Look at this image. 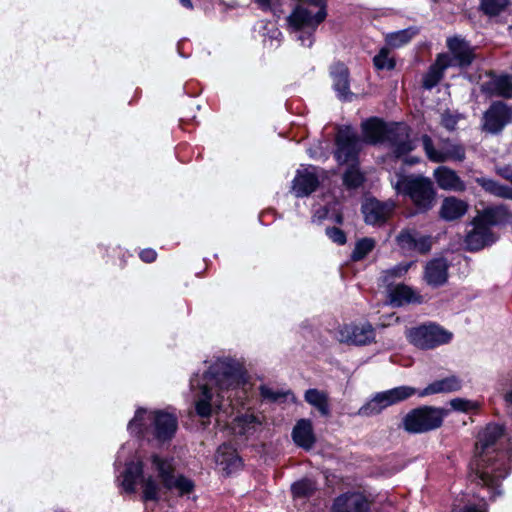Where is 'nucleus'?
Segmentation results:
<instances>
[{"label":"nucleus","mask_w":512,"mask_h":512,"mask_svg":"<svg viewBox=\"0 0 512 512\" xmlns=\"http://www.w3.org/2000/svg\"><path fill=\"white\" fill-rule=\"evenodd\" d=\"M138 479L141 481L145 501H158L163 493L172 489L181 495L191 493L194 489L193 481L178 474L171 459L157 454H152L145 462L128 463L122 487L126 492H134Z\"/></svg>","instance_id":"obj_1"},{"label":"nucleus","mask_w":512,"mask_h":512,"mask_svg":"<svg viewBox=\"0 0 512 512\" xmlns=\"http://www.w3.org/2000/svg\"><path fill=\"white\" fill-rule=\"evenodd\" d=\"M204 380L205 383L197 384L195 408L199 416L208 417L212 407H219L221 399H229V392L240 385L241 370L229 362L218 361L204 375Z\"/></svg>","instance_id":"obj_2"},{"label":"nucleus","mask_w":512,"mask_h":512,"mask_svg":"<svg viewBox=\"0 0 512 512\" xmlns=\"http://www.w3.org/2000/svg\"><path fill=\"white\" fill-rule=\"evenodd\" d=\"M503 435V427L496 424H489L478 435L476 443L477 460L475 462L473 481L477 484L496 488L499 486V479L503 474H496L491 468L490 459L487 458L488 450Z\"/></svg>","instance_id":"obj_3"},{"label":"nucleus","mask_w":512,"mask_h":512,"mask_svg":"<svg viewBox=\"0 0 512 512\" xmlns=\"http://www.w3.org/2000/svg\"><path fill=\"white\" fill-rule=\"evenodd\" d=\"M365 139L370 143L387 140L396 157H403L414 149L409 139V129L405 125L394 124L390 127L379 119H371L363 124Z\"/></svg>","instance_id":"obj_4"},{"label":"nucleus","mask_w":512,"mask_h":512,"mask_svg":"<svg viewBox=\"0 0 512 512\" xmlns=\"http://www.w3.org/2000/svg\"><path fill=\"white\" fill-rule=\"evenodd\" d=\"M148 422L154 427V435L159 441L170 440L177 430L176 417L165 411L147 412L139 409L134 418L129 422L128 429L131 433L141 435L147 428Z\"/></svg>","instance_id":"obj_5"},{"label":"nucleus","mask_w":512,"mask_h":512,"mask_svg":"<svg viewBox=\"0 0 512 512\" xmlns=\"http://www.w3.org/2000/svg\"><path fill=\"white\" fill-rule=\"evenodd\" d=\"M399 194L408 196L421 210H428L435 204V190L431 179L419 174L401 176L394 185Z\"/></svg>","instance_id":"obj_6"},{"label":"nucleus","mask_w":512,"mask_h":512,"mask_svg":"<svg viewBox=\"0 0 512 512\" xmlns=\"http://www.w3.org/2000/svg\"><path fill=\"white\" fill-rule=\"evenodd\" d=\"M445 415V409L423 406L408 412L403 417L402 425L408 433H424L438 428Z\"/></svg>","instance_id":"obj_7"},{"label":"nucleus","mask_w":512,"mask_h":512,"mask_svg":"<svg viewBox=\"0 0 512 512\" xmlns=\"http://www.w3.org/2000/svg\"><path fill=\"white\" fill-rule=\"evenodd\" d=\"M326 17L324 0H300L288 17L289 25L295 30L315 29Z\"/></svg>","instance_id":"obj_8"},{"label":"nucleus","mask_w":512,"mask_h":512,"mask_svg":"<svg viewBox=\"0 0 512 512\" xmlns=\"http://www.w3.org/2000/svg\"><path fill=\"white\" fill-rule=\"evenodd\" d=\"M416 393V389L409 386H400L377 393L357 411L362 417H372L380 414L386 408L406 400Z\"/></svg>","instance_id":"obj_9"},{"label":"nucleus","mask_w":512,"mask_h":512,"mask_svg":"<svg viewBox=\"0 0 512 512\" xmlns=\"http://www.w3.org/2000/svg\"><path fill=\"white\" fill-rule=\"evenodd\" d=\"M407 337L410 343L420 349H432L446 342L447 332L439 325L429 323L410 329Z\"/></svg>","instance_id":"obj_10"},{"label":"nucleus","mask_w":512,"mask_h":512,"mask_svg":"<svg viewBox=\"0 0 512 512\" xmlns=\"http://www.w3.org/2000/svg\"><path fill=\"white\" fill-rule=\"evenodd\" d=\"M375 331L371 324H346L338 330V340L340 343L348 345H367L374 341Z\"/></svg>","instance_id":"obj_11"},{"label":"nucleus","mask_w":512,"mask_h":512,"mask_svg":"<svg viewBox=\"0 0 512 512\" xmlns=\"http://www.w3.org/2000/svg\"><path fill=\"white\" fill-rule=\"evenodd\" d=\"M330 512H371V501L360 491H348L334 498Z\"/></svg>","instance_id":"obj_12"},{"label":"nucleus","mask_w":512,"mask_h":512,"mask_svg":"<svg viewBox=\"0 0 512 512\" xmlns=\"http://www.w3.org/2000/svg\"><path fill=\"white\" fill-rule=\"evenodd\" d=\"M361 149V142L356 133L349 128L341 129L337 135L336 159L340 163L353 161Z\"/></svg>","instance_id":"obj_13"},{"label":"nucleus","mask_w":512,"mask_h":512,"mask_svg":"<svg viewBox=\"0 0 512 512\" xmlns=\"http://www.w3.org/2000/svg\"><path fill=\"white\" fill-rule=\"evenodd\" d=\"M320 183L316 168L308 167L297 170L291 191L296 197H305L314 192Z\"/></svg>","instance_id":"obj_14"},{"label":"nucleus","mask_w":512,"mask_h":512,"mask_svg":"<svg viewBox=\"0 0 512 512\" xmlns=\"http://www.w3.org/2000/svg\"><path fill=\"white\" fill-rule=\"evenodd\" d=\"M475 57L474 49L466 41L459 37L450 39V68L465 69Z\"/></svg>","instance_id":"obj_15"},{"label":"nucleus","mask_w":512,"mask_h":512,"mask_svg":"<svg viewBox=\"0 0 512 512\" xmlns=\"http://www.w3.org/2000/svg\"><path fill=\"white\" fill-rule=\"evenodd\" d=\"M484 129L491 133H497L508 123L509 109L503 102H495L484 116Z\"/></svg>","instance_id":"obj_16"},{"label":"nucleus","mask_w":512,"mask_h":512,"mask_svg":"<svg viewBox=\"0 0 512 512\" xmlns=\"http://www.w3.org/2000/svg\"><path fill=\"white\" fill-rule=\"evenodd\" d=\"M392 203H383L376 199H368L362 206L365 221L368 224L376 225L385 222L393 211Z\"/></svg>","instance_id":"obj_17"},{"label":"nucleus","mask_w":512,"mask_h":512,"mask_svg":"<svg viewBox=\"0 0 512 512\" xmlns=\"http://www.w3.org/2000/svg\"><path fill=\"white\" fill-rule=\"evenodd\" d=\"M398 245L404 250H415L420 253H426L431 248V238L427 236H420L414 230H403L397 237Z\"/></svg>","instance_id":"obj_18"},{"label":"nucleus","mask_w":512,"mask_h":512,"mask_svg":"<svg viewBox=\"0 0 512 512\" xmlns=\"http://www.w3.org/2000/svg\"><path fill=\"white\" fill-rule=\"evenodd\" d=\"M292 438L297 446L310 450L316 441L311 421L300 419L293 428Z\"/></svg>","instance_id":"obj_19"},{"label":"nucleus","mask_w":512,"mask_h":512,"mask_svg":"<svg viewBox=\"0 0 512 512\" xmlns=\"http://www.w3.org/2000/svg\"><path fill=\"white\" fill-rule=\"evenodd\" d=\"M448 264L446 259H434L430 261L425 268V280L434 287L440 286L446 282Z\"/></svg>","instance_id":"obj_20"},{"label":"nucleus","mask_w":512,"mask_h":512,"mask_svg":"<svg viewBox=\"0 0 512 512\" xmlns=\"http://www.w3.org/2000/svg\"><path fill=\"white\" fill-rule=\"evenodd\" d=\"M494 241L495 235L490 229L474 225V229L466 236L465 244L468 250L478 251Z\"/></svg>","instance_id":"obj_21"},{"label":"nucleus","mask_w":512,"mask_h":512,"mask_svg":"<svg viewBox=\"0 0 512 512\" xmlns=\"http://www.w3.org/2000/svg\"><path fill=\"white\" fill-rule=\"evenodd\" d=\"M508 216L504 206H495L484 209L473 219V225H479L482 228L490 229V226L497 225Z\"/></svg>","instance_id":"obj_22"},{"label":"nucleus","mask_w":512,"mask_h":512,"mask_svg":"<svg viewBox=\"0 0 512 512\" xmlns=\"http://www.w3.org/2000/svg\"><path fill=\"white\" fill-rule=\"evenodd\" d=\"M216 462L226 474H230L241 467V459L237 455L236 450L226 444L218 448Z\"/></svg>","instance_id":"obj_23"},{"label":"nucleus","mask_w":512,"mask_h":512,"mask_svg":"<svg viewBox=\"0 0 512 512\" xmlns=\"http://www.w3.org/2000/svg\"><path fill=\"white\" fill-rule=\"evenodd\" d=\"M332 76L334 88L338 92L339 98L348 100L351 97L349 91L348 69L343 64H337L333 67Z\"/></svg>","instance_id":"obj_24"},{"label":"nucleus","mask_w":512,"mask_h":512,"mask_svg":"<svg viewBox=\"0 0 512 512\" xmlns=\"http://www.w3.org/2000/svg\"><path fill=\"white\" fill-rule=\"evenodd\" d=\"M448 66V57L446 55H440L433 64L429 71L423 78V87L426 89L433 88L444 76V71Z\"/></svg>","instance_id":"obj_25"},{"label":"nucleus","mask_w":512,"mask_h":512,"mask_svg":"<svg viewBox=\"0 0 512 512\" xmlns=\"http://www.w3.org/2000/svg\"><path fill=\"white\" fill-rule=\"evenodd\" d=\"M304 398L306 402L315 407L321 415H329V398L325 391L318 389H308L305 392Z\"/></svg>","instance_id":"obj_26"},{"label":"nucleus","mask_w":512,"mask_h":512,"mask_svg":"<svg viewBox=\"0 0 512 512\" xmlns=\"http://www.w3.org/2000/svg\"><path fill=\"white\" fill-rule=\"evenodd\" d=\"M391 301L402 305L404 303H421L422 297L416 293L411 287L404 284L397 285L391 291Z\"/></svg>","instance_id":"obj_27"},{"label":"nucleus","mask_w":512,"mask_h":512,"mask_svg":"<svg viewBox=\"0 0 512 512\" xmlns=\"http://www.w3.org/2000/svg\"><path fill=\"white\" fill-rule=\"evenodd\" d=\"M476 182L488 193L497 197L512 199V189L500 185L494 180L477 178Z\"/></svg>","instance_id":"obj_28"},{"label":"nucleus","mask_w":512,"mask_h":512,"mask_svg":"<svg viewBox=\"0 0 512 512\" xmlns=\"http://www.w3.org/2000/svg\"><path fill=\"white\" fill-rule=\"evenodd\" d=\"M422 145L428 159L435 163L445 162L447 157V151L444 148H436L433 144L432 139L424 135L422 136Z\"/></svg>","instance_id":"obj_29"},{"label":"nucleus","mask_w":512,"mask_h":512,"mask_svg":"<svg viewBox=\"0 0 512 512\" xmlns=\"http://www.w3.org/2000/svg\"><path fill=\"white\" fill-rule=\"evenodd\" d=\"M492 88L490 94H495L504 98L512 97V79L510 76H500L491 82Z\"/></svg>","instance_id":"obj_30"},{"label":"nucleus","mask_w":512,"mask_h":512,"mask_svg":"<svg viewBox=\"0 0 512 512\" xmlns=\"http://www.w3.org/2000/svg\"><path fill=\"white\" fill-rule=\"evenodd\" d=\"M375 247V240L372 238H363L359 240L355 249L352 253V259L355 261H359L366 257Z\"/></svg>","instance_id":"obj_31"},{"label":"nucleus","mask_w":512,"mask_h":512,"mask_svg":"<svg viewBox=\"0 0 512 512\" xmlns=\"http://www.w3.org/2000/svg\"><path fill=\"white\" fill-rule=\"evenodd\" d=\"M373 63L378 70H392L395 67V59L390 56V50L385 47L373 58Z\"/></svg>","instance_id":"obj_32"},{"label":"nucleus","mask_w":512,"mask_h":512,"mask_svg":"<svg viewBox=\"0 0 512 512\" xmlns=\"http://www.w3.org/2000/svg\"><path fill=\"white\" fill-rule=\"evenodd\" d=\"M317 489L315 482L310 479H303L292 486V491L294 496L297 497H307L314 493Z\"/></svg>","instance_id":"obj_33"},{"label":"nucleus","mask_w":512,"mask_h":512,"mask_svg":"<svg viewBox=\"0 0 512 512\" xmlns=\"http://www.w3.org/2000/svg\"><path fill=\"white\" fill-rule=\"evenodd\" d=\"M508 5V0H482L481 9L490 16L498 15Z\"/></svg>","instance_id":"obj_34"},{"label":"nucleus","mask_w":512,"mask_h":512,"mask_svg":"<svg viewBox=\"0 0 512 512\" xmlns=\"http://www.w3.org/2000/svg\"><path fill=\"white\" fill-rule=\"evenodd\" d=\"M363 179V175L360 171L352 166L345 172L343 176V183L347 188H357L362 184Z\"/></svg>","instance_id":"obj_35"},{"label":"nucleus","mask_w":512,"mask_h":512,"mask_svg":"<svg viewBox=\"0 0 512 512\" xmlns=\"http://www.w3.org/2000/svg\"><path fill=\"white\" fill-rule=\"evenodd\" d=\"M468 210V203L450 196V220L462 217Z\"/></svg>","instance_id":"obj_36"},{"label":"nucleus","mask_w":512,"mask_h":512,"mask_svg":"<svg viewBox=\"0 0 512 512\" xmlns=\"http://www.w3.org/2000/svg\"><path fill=\"white\" fill-rule=\"evenodd\" d=\"M448 389V381L447 379H441L434 381L429 384L426 388L421 390L418 395L420 397H425L433 394L444 393Z\"/></svg>","instance_id":"obj_37"},{"label":"nucleus","mask_w":512,"mask_h":512,"mask_svg":"<svg viewBox=\"0 0 512 512\" xmlns=\"http://www.w3.org/2000/svg\"><path fill=\"white\" fill-rule=\"evenodd\" d=\"M413 35L414 33L410 30L399 31L389 35L387 42L391 46L398 47L409 42Z\"/></svg>","instance_id":"obj_38"},{"label":"nucleus","mask_w":512,"mask_h":512,"mask_svg":"<svg viewBox=\"0 0 512 512\" xmlns=\"http://www.w3.org/2000/svg\"><path fill=\"white\" fill-rule=\"evenodd\" d=\"M450 407L455 411L467 412L471 409H476L477 404L461 398H455L450 400Z\"/></svg>","instance_id":"obj_39"},{"label":"nucleus","mask_w":512,"mask_h":512,"mask_svg":"<svg viewBox=\"0 0 512 512\" xmlns=\"http://www.w3.org/2000/svg\"><path fill=\"white\" fill-rule=\"evenodd\" d=\"M260 392H261V396L264 399H268L273 402L279 401L281 398L285 397L288 394V393H283V392H279V391H274L267 386H261Z\"/></svg>","instance_id":"obj_40"},{"label":"nucleus","mask_w":512,"mask_h":512,"mask_svg":"<svg viewBox=\"0 0 512 512\" xmlns=\"http://www.w3.org/2000/svg\"><path fill=\"white\" fill-rule=\"evenodd\" d=\"M434 177L442 189H448V169L444 166L438 167L434 171Z\"/></svg>","instance_id":"obj_41"},{"label":"nucleus","mask_w":512,"mask_h":512,"mask_svg":"<svg viewBox=\"0 0 512 512\" xmlns=\"http://www.w3.org/2000/svg\"><path fill=\"white\" fill-rule=\"evenodd\" d=\"M408 268L409 266L408 265H397L391 269H388L386 271L383 272V275H384V280L385 281H388L389 278H393V277H400L402 275H404L407 271H408Z\"/></svg>","instance_id":"obj_42"},{"label":"nucleus","mask_w":512,"mask_h":512,"mask_svg":"<svg viewBox=\"0 0 512 512\" xmlns=\"http://www.w3.org/2000/svg\"><path fill=\"white\" fill-rule=\"evenodd\" d=\"M450 190L462 192L465 190V184L456 174L455 171L450 170Z\"/></svg>","instance_id":"obj_43"},{"label":"nucleus","mask_w":512,"mask_h":512,"mask_svg":"<svg viewBox=\"0 0 512 512\" xmlns=\"http://www.w3.org/2000/svg\"><path fill=\"white\" fill-rule=\"evenodd\" d=\"M327 234L334 242L338 244H344L346 242L345 234L338 228L333 227L327 229Z\"/></svg>","instance_id":"obj_44"},{"label":"nucleus","mask_w":512,"mask_h":512,"mask_svg":"<svg viewBox=\"0 0 512 512\" xmlns=\"http://www.w3.org/2000/svg\"><path fill=\"white\" fill-rule=\"evenodd\" d=\"M465 158V150L461 145L450 146V160L463 161Z\"/></svg>","instance_id":"obj_45"},{"label":"nucleus","mask_w":512,"mask_h":512,"mask_svg":"<svg viewBox=\"0 0 512 512\" xmlns=\"http://www.w3.org/2000/svg\"><path fill=\"white\" fill-rule=\"evenodd\" d=\"M156 252L153 249H145L140 253V257L143 261L150 263L156 259Z\"/></svg>","instance_id":"obj_46"},{"label":"nucleus","mask_w":512,"mask_h":512,"mask_svg":"<svg viewBox=\"0 0 512 512\" xmlns=\"http://www.w3.org/2000/svg\"><path fill=\"white\" fill-rule=\"evenodd\" d=\"M280 0H255L259 7L263 10L270 9L273 5L279 3Z\"/></svg>","instance_id":"obj_47"},{"label":"nucleus","mask_w":512,"mask_h":512,"mask_svg":"<svg viewBox=\"0 0 512 512\" xmlns=\"http://www.w3.org/2000/svg\"><path fill=\"white\" fill-rule=\"evenodd\" d=\"M497 172L504 179L512 183V170L509 167L499 168Z\"/></svg>","instance_id":"obj_48"},{"label":"nucleus","mask_w":512,"mask_h":512,"mask_svg":"<svg viewBox=\"0 0 512 512\" xmlns=\"http://www.w3.org/2000/svg\"><path fill=\"white\" fill-rule=\"evenodd\" d=\"M239 423H243L244 425H250L256 421V418L253 415H244L237 418Z\"/></svg>","instance_id":"obj_49"},{"label":"nucleus","mask_w":512,"mask_h":512,"mask_svg":"<svg viewBox=\"0 0 512 512\" xmlns=\"http://www.w3.org/2000/svg\"><path fill=\"white\" fill-rule=\"evenodd\" d=\"M448 198H445L442 203L441 215L443 218L447 217Z\"/></svg>","instance_id":"obj_50"},{"label":"nucleus","mask_w":512,"mask_h":512,"mask_svg":"<svg viewBox=\"0 0 512 512\" xmlns=\"http://www.w3.org/2000/svg\"><path fill=\"white\" fill-rule=\"evenodd\" d=\"M180 3H181L184 7L188 8V9H192V8H193V5H192L191 0H180Z\"/></svg>","instance_id":"obj_51"},{"label":"nucleus","mask_w":512,"mask_h":512,"mask_svg":"<svg viewBox=\"0 0 512 512\" xmlns=\"http://www.w3.org/2000/svg\"><path fill=\"white\" fill-rule=\"evenodd\" d=\"M505 400L506 402L512 404V390L505 394Z\"/></svg>","instance_id":"obj_52"},{"label":"nucleus","mask_w":512,"mask_h":512,"mask_svg":"<svg viewBox=\"0 0 512 512\" xmlns=\"http://www.w3.org/2000/svg\"><path fill=\"white\" fill-rule=\"evenodd\" d=\"M463 512H482V511L476 509L473 506H470V507L465 508Z\"/></svg>","instance_id":"obj_53"},{"label":"nucleus","mask_w":512,"mask_h":512,"mask_svg":"<svg viewBox=\"0 0 512 512\" xmlns=\"http://www.w3.org/2000/svg\"><path fill=\"white\" fill-rule=\"evenodd\" d=\"M405 162L408 163L409 165H412V164L417 163L418 159L417 158H410V159H406Z\"/></svg>","instance_id":"obj_54"},{"label":"nucleus","mask_w":512,"mask_h":512,"mask_svg":"<svg viewBox=\"0 0 512 512\" xmlns=\"http://www.w3.org/2000/svg\"><path fill=\"white\" fill-rule=\"evenodd\" d=\"M450 390L458 388V383H452V379L450 378V384H449Z\"/></svg>","instance_id":"obj_55"},{"label":"nucleus","mask_w":512,"mask_h":512,"mask_svg":"<svg viewBox=\"0 0 512 512\" xmlns=\"http://www.w3.org/2000/svg\"><path fill=\"white\" fill-rule=\"evenodd\" d=\"M191 387H192V389H195V380L194 379L191 380Z\"/></svg>","instance_id":"obj_56"}]
</instances>
